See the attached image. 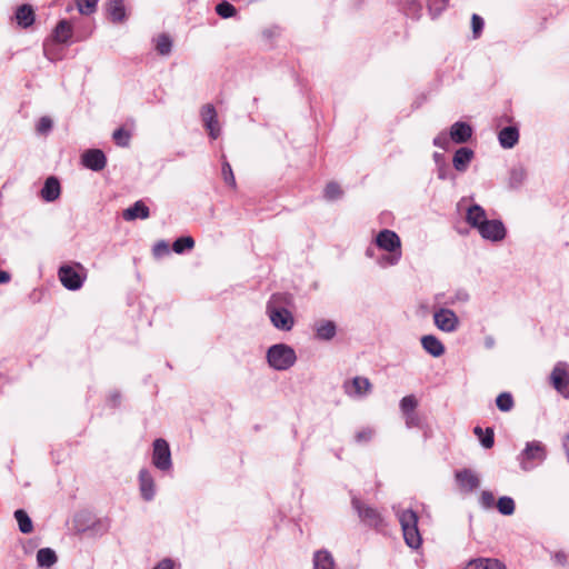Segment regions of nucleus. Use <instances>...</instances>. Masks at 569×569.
I'll list each match as a JSON object with an SVG mask.
<instances>
[{"label":"nucleus","mask_w":569,"mask_h":569,"mask_svg":"<svg viewBox=\"0 0 569 569\" xmlns=\"http://www.w3.org/2000/svg\"><path fill=\"white\" fill-rule=\"evenodd\" d=\"M377 247L388 254L382 256L378 263L380 267L396 266L401 259V240L399 236L389 229L381 230L375 239Z\"/></svg>","instance_id":"1"},{"label":"nucleus","mask_w":569,"mask_h":569,"mask_svg":"<svg viewBox=\"0 0 569 569\" xmlns=\"http://www.w3.org/2000/svg\"><path fill=\"white\" fill-rule=\"evenodd\" d=\"M396 516L400 522L405 542L411 549L420 548L422 538L418 529V515L411 509H396Z\"/></svg>","instance_id":"2"},{"label":"nucleus","mask_w":569,"mask_h":569,"mask_svg":"<svg viewBox=\"0 0 569 569\" xmlns=\"http://www.w3.org/2000/svg\"><path fill=\"white\" fill-rule=\"evenodd\" d=\"M282 296L273 295L267 303V313L272 326L281 331H290L295 325L292 313L282 306Z\"/></svg>","instance_id":"3"},{"label":"nucleus","mask_w":569,"mask_h":569,"mask_svg":"<svg viewBox=\"0 0 569 569\" xmlns=\"http://www.w3.org/2000/svg\"><path fill=\"white\" fill-rule=\"evenodd\" d=\"M268 365L278 371L290 369L297 361V355L292 347L286 343H276L267 350Z\"/></svg>","instance_id":"4"},{"label":"nucleus","mask_w":569,"mask_h":569,"mask_svg":"<svg viewBox=\"0 0 569 569\" xmlns=\"http://www.w3.org/2000/svg\"><path fill=\"white\" fill-rule=\"evenodd\" d=\"M547 458L546 447L540 441L527 442L525 449L519 455L520 467L528 471L542 463Z\"/></svg>","instance_id":"5"},{"label":"nucleus","mask_w":569,"mask_h":569,"mask_svg":"<svg viewBox=\"0 0 569 569\" xmlns=\"http://www.w3.org/2000/svg\"><path fill=\"white\" fill-rule=\"evenodd\" d=\"M152 465L160 471L168 472L172 469L171 451L167 440L158 438L152 446Z\"/></svg>","instance_id":"6"},{"label":"nucleus","mask_w":569,"mask_h":569,"mask_svg":"<svg viewBox=\"0 0 569 569\" xmlns=\"http://www.w3.org/2000/svg\"><path fill=\"white\" fill-rule=\"evenodd\" d=\"M433 323L439 330L451 333L458 329L460 321L451 309L439 308L433 312Z\"/></svg>","instance_id":"7"},{"label":"nucleus","mask_w":569,"mask_h":569,"mask_svg":"<svg viewBox=\"0 0 569 569\" xmlns=\"http://www.w3.org/2000/svg\"><path fill=\"white\" fill-rule=\"evenodd\" d=\"M352 506L358 512L361 521L372 528H379L383 525V518L373 508L362 505L358 499H352Z\"/></svg>","instance_id":"8"},{"label":"nucleus","mask_w":569,"mask_h":569,"mask_svg":"<svg viewBox=\"0 0 569 569\" xmlns=\"http://www.w3.org/2000/svg\"><path fill=\"white\" fill-rule=\"evenodd\" d=\"M485 240L492 242L501 241L506 237V228L500 220H487L477 229Z\"/></svg>","instance_id":"9"},{"label":"nucleus","mask_w":569,"mask_h":569,"mask_svg":"<svg viewBox=\"0 0 569 569\" xmlns=\"http://www.w3.org/2000/svg\"><path fill=\"white\" fill-rule=\"evenodd\" d=\"M139 491L144 501H151L157 493L156 481L150 470L142 468L138 475Z\"/></svg>","instance_id":"10"},{"label":"nucleus","mask_w":569,"mask_h":569,"mask_svg":"<svg viewBox=\"0 0 569 569\" xmlns=\"http://www.w3.org/2000/svg\"><path fill=\"white\" fill-rule=\"evenodd\" d=\"M550 383L557 391L569 388V365L567 362L556 363L550 373Z\"/></svg>","instance_id":"11"},{"label":"nucleus","mask_w":569,"mask_h":569,"mask_svg":"<svg viewBox=\"0 0 569 569\" xmlns=\"http://www.w3.org/2000/svg\"><path fill=\"white\" fill-rule=\"evenodd\" d=\"M201 119L210 138L217 139L220 134V126L217 119V111L212 104H206L202 107Z\"/></svg>","instance_id":"12"},{"label":"nucleus","mask_w":569,"mask_h":569,"mask_svg":"<svg viewBox=\"0 0 569 569\" xmlns=\"http://www.w3.org/2000/svg\"><path fill=\"white\" fill-rule=\"evenodd\" d=\"M59 280L68 290H78L83 284V278L70 266H62L58 272Z\"/></svg>","instance_id":"13"},{"label":"nucleus","mask_w":569,"mask_h":569,"mask_svg":"<svg viewBox=\"0 0 569 569\" xmlns=\"http://www.w3.org/2000/svg\"><path fill=\"white\" fill-rule=\"evenodd\" d=\"M456 480L459 489L465 493H470L480 486L478 473L472 470L463 469L456 473Z\"/></svg>","instance_id":"14"},{"label":"nucleus","mask_w":569,"mask_h":569,"mask_svg":"<svg viewBox=\"0 0 569 569\" xmlns=\"http://www.w3.org/2000/svg\"><path fill=\"white\" fill-rule=\"evenodd\" d=\"M82 163L93 171L102 170L107 164L104 153L99 149H90L82 154Z\"/></svg>","instance_id":"15"},{"label":"nucleus","mask_w":569,"mask_h":569,"mask_svg":"<svg viewBox=\"0 0 569 569\" xmlns=\"http://www.w3.org/2000/svg\"><path fill=\"white\" fill-rule=\"evenodd\" d=\"M417 405H418V400L415 398L413 395L403 397L400 402V408L405 416L406 425L408 428H411V427L418 425V418L415 415V409H416Z\"/></svg>","instance_id":"16"},{"label":"nucleus","mask_w":569,"mask_h":569,"mask_svg":"<svg viewBox=\"0 0 569 569\" xmlns=\"http://www.w3.org/2000/svg\"><path fill=\"white\" fill-rule=\"evenodd\" d=\"M420 341L423 350L435 358L441 357L446 351L445 345L433 335L422 336Z\"/></svg>","instance_id":"17"},{"label":"nucleus","mask_w":569,"mask_h":569,"mask_svg":"<svg viewBox=\"0 0 569 569\" xmlns=\"http://www.w3.org/2000/svg\"><path fill=\"white\" fill-rule=\"evenodd\" d=\"M313 329L319 340H331L337 333L336 323L331 320H319L315 322Z\"/></svg>","instance_id":"18"},{"label":"nucleus","mask_w":569,"mask_h":569,"mask_svg":"<svg viewBox=\"0 0 569 569\" xmlns=\"http://www.w3.org/2000/svg\"><path fill=\"white\" fill-rule=\"evenodd\" d=\"M150 216L149 208L141 201H136L131 207L122 212V218L127 221L136 219H147Z\"/></svg>","instance_id":"19"},{"label":"nucleus","mask_w":569,"mask_h":569,"mask_svg":"<svg viewBox=\"0 0 569 569\" xmlns=\"http://www.w3.org/2000/svg\"><path fill=\"white\" fill-rule=\"evenodd\" d=\"M466 220L472 228L479 229L488 218L481 206L472 204L467 209Z\"/></svg>","instance_id":"20"},{"label":"nucleus","mask_w":569,"mask_h":569,"mask_svg":"<svg viewBox=\"0 0 569 569\" xmlns=\"http://www.w3.org/2000/svg\"><path fill=\"white\" fill-rule=\"evenodd\" d=\"M473 151L469 148L462 147L458 149L452 159L455 169L459 172H465L473 159Z\"/></svg>","instance_id":"21"},{"label":"nucleus","mask_w":569,"mask_h":569,"mask_svg":"<svg viewBox=\"0 0 569 569\" xmlns=\"http://www.w3.org/2000/svg\"><path fill=\"white\" fill-rule=\"evenodd\" d=\"M472 134L471 127L466 122H455L450 128V138L456 143L467 142Z\"/></svg>","instance_id":"22"},{"label":"nucleus","mask_w":569,"mask_h":569,"mask_svg":"<svg viewBox=\"0 0 569 569\" xmlns=\"http://www.w3.org/2000/svg\"><path fill=\"white\" fill-rule=\"evenodd\" d=\"M499 143L505 149L513 148L519 140V131L516 127L509 126L500 130L498 134Z\"/></svg>","instance_id":"23"},{"label":"nucleus","mask_w":569,"mask_h":569,"mask_svg":"<svg viewBox=\"0 0 569 569\" xmlns=\"http://www.w3.org/2000/svg\"><path fill=\"white\" fill-rule=\"evenodd\" d=\"M60 191L59 180L56 177H49L41 189V197L43 200L52 202L59 198Z\"/></svg>","instance_id":"24"},{"label":"nucleus","mask_w":569,"mask_h":569,"mask_svg":"<svg viewBox=\"0 0 569 569\" xmlns=\"http://www.w3.org/2000/svg\"><path fill=\"white\" fill-rule=\"evenodd\" d=\"M313 569H335L336 562L330 551L322 549L313 553Z\"/></svg>","instance_id":"25"},{"label":"nucleus","mask_w":569,"mask_h":569,"mask_svg":"<svg viewBox=\"0 0 569 569\" xmlns=\"http://www.w3.org/2000/svg\"><path fill=\"white\" fill-rule=\"evenodd\" d=\"M16 20L21 28H29L34 22V11L31 6L22 4L16 10Z\"/></svg>","instance_id":"26"},{"label":"nucleus","mask_w":569,"mask_h":569,"mask_svg":"<svg viewBox=\"0 0 569 569\" xmlns=\"http://www.w3.org/2000/svg\"><path fill=\"white\" fill-rule=\"evenodd\" d=\"M107 12L114 23L126 20V8L122 0H110L107 4Z\"/></svg>","instance_id":"27"},{"label":"nucleus","mask_w":569,"mask_h":569,"mask_svg":"<svg viewBox=\"0 0 569 569\" xmlns=\"http://www.w3.org/2000/svg\"><path fill=\"white\" fill-rule=\"evenodd\" d=\"M465 569H506V567L497 559L478 558L470 560Z\"/></svg>","instance_id":"28"},{"label":"nucleus","mask_w":569,"mask_h":569,"mask_svg":"<svg viewBox=\"0 0 569 569\" xmlns=\"http://www.w3.org/2000/svg\"><path fill=\"white\" fill-rule=\"evenodd\" d=\"M58 561L57 553L51 548H41L37 552V563L40 568H51Z\"/></svg>","instance_id":"29"},{"label":"nucleus","mask_w":569,"mask_h":569,"mask_svg":"<svg viewBox=\"0 0 569 569\" xmlns=\"http://www.w3.org/2000/svg\"><path fill=\"white\" fill-rule=\"evenodd\" d=\"M527 179V170L522 164L513 166L509 171L508 184L512 189H517L522 186Z\"/></svg>","instance_id":"30"},{"label":"nucleus","mask_w":569,"mask_h":569,"mask_svg":"<svg viewBox=\"0 0 569 569\" xmlns=\"http://www.w3.org/2000/svg\"><path fill=\"white\" fill-rule=\"evenodd\" d=\"M72 36L71 24L67 20H61L53 31V38L57 42L64 43Z\"/></svg>","instance_id":"31"},{"label":"nucleus","mask_w":569,"mask_h":569,"mask_svg":"<svg viewBox=\"0 0 569 569\" xmlns=\"http://www.w3.org/2000/svg\"><path fill=\"white\" fill-rule=\"evenodd\" d=\"M345 391H368L371 383L366 377H355L343 383Z\"/></svg>","instance_id":"32"},{"label":"nucleus","mask_w":569,"mask_h":569,"mask_svg":"<svg viewBox=\"0 0 569 569\" xmlns=\"http://www.w3.org/2000/svg\"><path fill=\"white\" fill-rule=\"evenodd\" d=\"M14 518L18 522L19 530L22 533L32 532V530H33L32 520L30 519V517L28 516V513L24 510H22V509L16 510Z\"/></svg>","instance_id":"33"},{"label":"nucleus","mask_w":569,"mask_h":569,"mask_svg":"<svg viewBox=\"0 0 569 569\" xmlns=\"http://www.w3.org/2000/svg\"><path fill=\"white\" fill-rule=\"evenodd\" d=\"M497 509L501 515L510 516L515 512V501L511 497L503 496L497 501Z\"/></svg>","instance_id":"34"},{"label":"nucleus","mask_w":569,"mask_h":569,"mask_svg":"<svg viewBox=\"0 0 569 569\" xmlns=\"http://www.w3.org/2000/svg\"><path fill=\"white\" fill-rule=\"evenodd\" d=\"M475 433L478 436L481 445L489 449L493 446V431L490 428H487L486 431H483L480 427L475 428Z\"/></svg>","instance_id":"35"},{"label":"nucleus","mask_w":569,"mask_h":569,"mask_svg":"<svg viewBox=\"0 0 569 569\" xmlns=\"http://www.w3.org/2000/svg\"><path fill=\"white\" fill-rule=\"evenodd\" d=\"M194 247V240L191 237H180L173 244L172 249L176 253H182L184 250H191Z\"/></svg>","instance_id":"36"},{"label":"nucleus","mask_w":569,"mask_h":569,"mask_svg":"<svg viewBox=\"0 0 569 569\" xmlns=\"http://www.w3.org/2000/svg\"><path fill=\"white\" fill-rule=\"evenodd\" d=\"M172 41L167 34H161L157 38L156 49L162 54L167 56L171 52Z\"/></svg>","instance_id":"37"},{"label":"nucleus","mask_w":569,"mask_h":569,"mask_svg":"<svg viewBox=\"0 0 569 569\" xmlns=\"http://www.w3.org/2000/svg\"><path fill=\"white\" fill-rule=\"evenodd\" d=\"M112 138L117 146L128 147L131 139V133L123 128H119L114 130V132L112 133Z\"/></svg>","instance_id":"38"},{"label":"nucleus","mask_w":569,"mask_h":569,"mask_svg":"<svg viewBox=\"0 0 569 569\" xmlns=\"http://www.w3.org/2000/svg\"><path fill=\"white\" fill-rule=\"evenodd\" d=\"M216 12L221 18L227 19V18H231L236 14V8L228 1H221L220 3L217 4Z\"/></svg>","instance_id":"39"},{"label":"nucleus","mask_w":569,"mask_h":569,"mask_svg":"<svg viewBox=\"0 0 569 569\" xmlns=\"http://www.w3.org/2000/svg\"><path fill=\"white\" fill-rule=\"evenodd\" d=\"M496 405L501 411H509L513 407L511 393H499L496 399Z\"/></svg>","instance_id":"40"},{"label":"nucleus","mask_w":569,"mask_h":569,"mask_svg":"<svg viewBox=\"0 0 569 569\" xmlns=\"http://www.w3.org/2000/svg\"><path fill=\"white\" fill-rule=\"evenodd\" d=\"M342 196L340 186L336 182H329L325 188V198L328 200H336Z\"/></svg>","instance_id":"41"},{"label":"nucleus","mask_w":569,"mask_h":569,"mask_svg":"<svg viewBox=\"0 0 569 569\" xmlns=\"http://www.w3.org/2000/svg\"><path fill=\"white\" fill-rule=\"evenodd\" d=\"M99 0H78V10L82 14H91L96 11Z\"/></svg>","instance_id":"42"},{"label":"nucleus","mask_w":569,"mask_h":569,"mask_svg":"<svg viewBox=\"0 0 569 569\" xmlns=\"http://www.w3.org/2000/svg\"><path fill=\"white\" fill-rule=\"evenodd\" d=\"M222 177L227 184L234 188L236 187V179L231 169V166L228 161L222 162Z\"/></svg>","instance_id":"43"},{"label":"nucleus","mask_w":569,"mask_h":569,"mask_svg":"<svg viewBox=\"0 0 569 569\" xmlns=\"http://www.w3.org/2000/svg\"><path fill=\"white\" fill-rule=\"evenodd\" d=\"M483 26H485V22H483V19L473 13L472 17H471V27H472V33H473V38H478L483 29Z\"/></svg>","instance_id":"44"},{"label":"nucleus","mask_w":569,"mask_h":569,"mask_svg":"<svg viewBox=\"0 0 569 569\" xmlns=\"http://www.w3.org/2000/svg\"><path fill=\"white\" fill-rule=\"evenodd\" d=\"M52 120L49 117H41L37 124V131L47 134L52 129Z\"/></svg>","instance_id":"45"},{"label":"nucleus","mask_w":569,"mask_h":569,"mask_svg":"<svg viewBox=\"0 0 569 569\" xmlns=\"http://www.w3.org/2000/svg\"><path fill=\"white\" fill-rule=\"evenodd\" d=\"M152 251L156 258H161L169 253V244L166 241L160 240L153 246Z\"/></svg>","instance_id":"46"},{"label":"nucleus","mask_w":569,"mask_h":569,"mask_svg":"<svg viewBox=\"0 0 569 569\" xmlns=\"http://www.w3.org/2000/svg\"><path fill=\"white\" fill-rule=\"evenodd\" d=\"M479 500L481 506L486 509L492 508L495 506V496L491 491H482Z\"/></svg>","instance_id":"47"},{"label":"nucleus","mask_w":569,"mask_h":569,"mask_svg":"<svg viewBox=\"0 0 569 569\" xmlns=\"http://www.w3.org/2000/svg\"><path fill=\"white\" fill-rule=\"evenodd\" d=\"M375 435L373 429L365 428L356 433V441L359 443L368 442Z\"/></svg>","instance_id":"48"},{"label":"nucleus","mask_w":569,"mask_h":569,"mask_svg":"<svg viewBox=\"0 0 569 569\" xmlns=\"http://www.w3.org/2000/svg\"><path fill=\"white\" fill-rule=\"evenodd\" d=\"M451 138L450 134L448 136L446 132H440L435 139L433 144L436 147H439L441 149H447L449 146Z\"/></svg>","instance_id":"49"},{"label":"nucleus","mask_w":569,"mask_h":569,"mask_svg":"<svg viewBox=\"0 0 569 569\" xmlns=\"http://www.w3.org/2000/svg\"><path fill=\"white\" fill-rule=\"evenodd\" d=\"M173 562L171 559L161 560L153 569H172Z\"/></svg>","instance_id":"50"},{"label":"nucleus","mask_w":569,"mask_h":569,"mask_svg":"<svg viewBox=\"0 0 569 569\" xmlns=\"http://www.w3.org/2000/svg\"><path fill=\"white\" fill-rule=\"evenodd\" d=\"M555 559H556V561H557L558 563H560V565H565V563H566V561H567V556H566V553H565V552H557V553L555 555Z\"/></svg>","instance_id":"51"},{"label":"nucleus","mask_w":569,"mask_h":569,"mask_svg":"<svg viewBox=\"0 0 569 569\" xmlns=\"http://www.w3.org/2000/svg\"><path fill=\"white\" fill-rule=\"evenodd\" d=\"M9 281H10V274L4 270H0V283H7Z\"/></svg>","instance_id":"52"},{"label":"nucleus","mask_w":569,"mask_h":569,"mask_svg":"<svg viewBox=\"0 0 569 569\" xmlns=\"http://www.w3.org/2000/svg\"><path fill=\"white\" fill-rule=\"evenodd\" d=\"M456 299L466 302L468 301L469 296L466 292H458Z\"/></svg>","instance_id":"53"},{"label":"nucleus","mask_w":569,"mask_h":569,"mask_svg":"<svg viewBox=\"0 0 569 569\" xmlns=\"http://www.w3.org/2000/svg\"><path fill=\"white\" fill-rule=\"evenodd\" d=\"M438 177H439V179H441V180H445V179L447 178V173H446V168H445V166H441V167L439 168Z\"/></svg>","instance_id":"54"},{"label":"nucleus","mask_w":569,"mask_h":569,"mask_svg":"<svg viewBox=\"0 0 569 569\" xmlns=\"http://www.w3.org/2000/svg\"><path fill=\"white\" fill-rule=\"evenodd\" d=\"M433 158H435V161H436L437 163H440V162L443 160V156H442L441 153H438V152H436V153L433 154Z\"/></svg>","instance_id":"55"},{"label":"nucleus","mask_w":569,"mask_h":569,"mask_svg":"<svg viewBox=\"0 0 569 569\" xmlns=\"http://www.w3.org/2000/svg\"><path fill=\"white\" fill-rule=\"evenodd\" d=\"M366 253H367L368 257H372V254H373V252H372V250L370 248L367 249Z\"/></svg>","instance_id":"56"},{"label":"nucleus","mask_w":569,"mask_h":569,"mask_svg":"<svg viewBox=\"0 0 569 569\" xmlns=\"http://www.w3.org/2000/svg\"><path fill=\"white\" fill-rule=\"evenodd\" d=\"M41 569H50V568H41Z\"/></svg>","instance_id":"57"}]
</instances>
